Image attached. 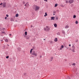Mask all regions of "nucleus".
<instances>
[{"label": "nucleus", "instance_id": "obj_1", "mask_svg": "<svg viewBox=\"0 0 79 79\" xmlns=\"http://www.w3.org/2000/svg\"><path fill=\"white\" fill-rule=\"evenodd\" d=\"M31 55H33V56H37V54L35 53V51H32Z\"/></svg>", "mask_w": 79, "mask_h": 79}, {"label": "nucleus", "instance_id": "obj_2", "mask_svg": "<svg viewBox=\"0 0 79 79\" xmlns=\"http://www.w3.org/2000/svg\"><path fill=\"white\" fill-rule=\"evenodd\" d=\"M74 2V0H70L69 1V3L70 4H71V3H73Z\"/></svg>", "mask_w": 79, "mask_h": 79}, {"label": "nucleus", "instance_id": "obj_3", "mask_svg": "<svg viewBox=\"0 0 79 79\" xmlns=\"http://www.w3.org/2000/svg\"><path fill=\"white\" fill-rule=\"evenodd\" d=\"M3 7L4 8H5L6 6V3L5 2H3Z\"/></svg>", "mask_w": 79, "mask_h": 79}, {"label": "nucleus", "instance_id": "obj_4", "mask_svg": "<svg viewBox=\"0 0 79 79\" xmlns=\"http://www.w3.org/2000/svg\"><path fill=\"white\" fill-rule=\"evenodd\" d=\"M25 35L23 34V36L24 37H26V36L27 35V31H26L24 33Z\"/></svg>", "mask_w": 79, "mask_h": 79}, {"label": "nucleus", "instance_id": "obj_5", "mask_svg": "<svg viewBox=\"0 0 79 79\" xmlns=\"http://www.w3.org/2000/svg\"><path fill=\"white\" fill-rule=\"evenodd\" d=\"M39 7L36 6L35 10V11H37V10H39Z\"/></svg>", "mask_w": 79, "mask_h": 79}, {"label": "nucleus", "instance_id": "obj_6", "mask_svg": "<svg viewBox=\"0 0 79 79\" xmlns=\"http://www.w3.org/2000/svg\"><path fill=\"white\" fill-rule=\"evenodd\" d=\"M55 17H52L51 18V20H55Z\"/></svg>", "mask_w": 79, "mask_h": 79}, {"label": "nucleus", "instance_id": "obj_7", "mask_svg": "<svg viewBox=\"0 0 79 79\" xmlns=\"http://www.w3.org/2000/svg\"><path fill=\"white\" fill-rule=\"evenodd\" d=\"M36 6H37L34 5H33V8L34 9V10L35 9V8H36Z\"/></svg>", "mask_w": 79, "mask_h": 79}, {"label": "nucleus", "instance_id": "obj_8", "mask_svg": "<svg viewBox=\"0 0 79 79\" xmlns=\"http://www.w3.org/2000/svg\"><path fill=\"white\" fill-rule=\"evenodd\" d=\"M17 49L18 51H19V52H21V48H18Z\"/></svg>", "mask_w": 79, "mask_h": 79}, {"label": "nucleus", "instance_id": "obj_9", "mask_svg": "<svg viewBox=\"0 0 79 79\" xmlns=\"http://www.w3.org/2000/svg\"><path fill=\"white\" fill-rule=\"evenodd\" d=\"M62 34H63L64 35V34L65 35L66 34L65 33V32L64 31L62 30Z\"/></svg>", "mask_w": 79, "mask_h": 79}, {"label": "nucleus", "instance_id": "obj_10", "mask_svg": "<svg viewBox=\"0 0 79 79\" xmlns=\"http://www.w3.org/2000/svg\"><path fill=\"white\" fill-rule=\"evenodd\" d=\"M54 41H55V42H57V41H58V38H55Z\"/></svg>", "mask_w": 79, "mask_h": 79}, {"label": "nucleus", "instance_id": "obj_11", "mask_svg": "<svg viewBox=\"0 0 79 79\" xmlns=\"http://www.w3.org/2000/svg\"><path fill=\"white\" fill-rule=\"evenodd\" d=\"M72 49H75V47H74V45H73L72 47Z\"/></svg>", "mask_w": 79, "mask_h": 79}, {"label": "nucleus", "instance_id": "obj_12", "mask_svg": "<svg viewBox=\"0 0 79 79\" xmlns=\"http://www.w3.org/2000/svg\"><path fill=\"white\" fill-rule=\"evenodd\" d=\"M54 26L55 27H57V24H56V23H55L54 24Z\"/></svg>", "mask_w": 79, "mask_h": 79}, {"label": "nucleus", "instance_id": "obj_13", "mask_svg": "<svg viewBox=\"0 0 79 79\" xmlns=\"http://www.w3.org/2000/svg\"><path fill=\"white\" fill-rule=\"evenodd\" d=\"M48 15H47V13L45 12V15H44V17H45L47 16Z\"/></svg>", "mask_w": 79, "mask_h": 79}, {"label": "nucleus", "instance_id": "obj_14", "mask_svg": "<svg viewBox=\"0 0 79 79\" xmlns=\"http://www.w3.org/2000/svg\"><path fill=\"white\" fill-rule=\"evenodd\" d=\"M19 16V14H16L15 15L16 17H18Z\"/></svg>", "mask_w": 79, "mask_h": 79}, {"label": "nucleus", "instance_id": "obj_15", "mask_svg": "<svg viewBox=\"0 0 79 79\" xmlns=\"http://www.w3.org/2000/svg\"><path fill=\"white\" fill-rule=\"evenodd\" d=\"M57 6H58V4L57 3L55 4L54 6L55 7H56Z\"/></svg>", "mask_w": 79, "mask_h": 79}, {"label": "nucleus", "instance_id": "obj_16", "mask_svg": "<svg viewBox=\"0 0 79 79\" xmlns=\"http://www.w3.org/2000/svg\"><path fill=\"white\" fill-rule=\"evenodd\" d=\"M5 41H6V42H8V40L7 39H6L5 40Z\"/></svg>", "mask_w": 79, "mask_h": 79}, {"label": "nucleus", "instance_id": "obj_17", "mask_svg": "<svg viewBox=\"0 0 79 79\" xmlns=\"http://www.w3.org/2000/svg\"><path fill=\"white\" fill-rule=\"evenodd\" d=\"M76 18V15H74L73 16V18L75 19Z\"/></svg>", "mask_w": 79, "mask_h": 79}, {"label": "nucleus", "instance_id": "obj_18", "mask_svg": "<svg viewBox=\"0 0 79 79\" xmlns=\"http://www.w3.org/2000/svg\"><path fill=\"white\" fill-rule=\"evenodd\" d=\"M26 39H29V36H26Z\"/></svg>", "mask_w": 79, "mask_h": 79}, {"label": "nucleus", "instance_id": "obj_19", "mask_svg": "<svg viewBox=\"0 0 79 79\" xmlns=\"http://www.w3.org/2000/svg\"><path fill=\"white\" fill-rule=\"evenodd\" d=\"M60 34H61V33H60V32H58L57 33V35H60Z\"/></svg>", "mask_w": 79, "mask_h": 79}, {"label": "nucleus", "instance_id": "obj_20", "mask_svg": "<svg viewBox=\"0 0 79 79\" xmlns=\"http://www.w3.org/2000/svg\"><path fill=\"white\" fill-rule=\"evenodd\" d=\"M75 24H78V21H76L75 22Z\"/></svg>", "mask_w": 79, "mask_h": 79}, {"label": "nucleus", "instance_id": "obj_21", "mask_svg": "<svg viewBox=\"0 0 79 79\" xmlns=\"http://www.w3.org/2000/svg\"><path fill=\"white\" fill-rule=\"evenodd\" d=\"M50 30V28H48L47 29V31H48Z\"/></svg>", "mask_w": 79, "mask_h": 79}, {"label": "nucleus", "instance_id": "obj_22", "mask_svg": "<svg viewBox=\"0 0 79 79\" xmlns=\"http://www.w3.org/2000/svg\"><path fill=\"white\" fill-rule=\"evenodd\" d=\"M11 21H14V19L12 18L11 19Z\"/></svg>", "mask_w": 79, "mask_h": 79}, {"label": "nucleus", "instance_id": "obj_23", "mask_svg": "<svg viewBox=\"0 0 79 79\" xmlns=\"http://www.w3.org/2000/svg\"><path fill=\"white\" fill-rule=\"evenodd\" d=\"M32 49L33 50H34V49H35V46H34L33 47H32Z\"/></svg>", "mask_w": 79, "mask_h": 79}, {"label": "nucleus", "instance_id": "obj_24", "mask_svg": "<svg viewBox=\"0 0 79 79\" xmlns=\"http://www.w3.org/2000/svg\"><path fill=\"white\" fill-rule=\"evenodd\" d=\"M58 17H56V20H57V21H58Z\"/></svg>", "mask_w": 79, "mask_h": 79}, {"label": "nucleus", "instance_id": "obj_25", "mask_svg": "<svg viewBox=\"0 0 79 79\" xmlns=\"http://www.w3.org/2000/svg\"><path fill=\"white\" fill-rule=\"evenodd\" d=\"M6 58L7 59H8V58H9V56H7L6 57Z\"/></svg>", "mask_w": 79, "mask_h": 79}, {"label": "nucleus", "instance_id": "obj_26", "mask_svg": "<svg viewBox=\"0 0 79 79\" xmlns=\"http://www.w3.org/2000/svg\"><path fill=\"white\" fill-rule=\"evenodd\" d=\"M61 48H64V46L63 45H62L61 46Z\"/></svg>", "mask_w": 79, "mask_h": 79}, {"label": "nucleus", "instance_id": "obj_27", "mask_svg": "<svg viewBox=\"0 0 79 79\" xmlns=\"http://www.w3.org/2000/svg\"><path fill=\"white\" fill-rule=\"evenodd\" d=\"M72 51L73 52H75V49H72Z\"/></svg>", "mask_w": 79, "mask_h": 79}, {"label": "nucleus", "instance_id": "obj_28", "mask_svg": "<svg viewBox=\"0 0 79 79\" xmlns=\"http://www.w3.org/2000/svg\"><path fill=\"white\" fill-rule=\"evenodd\" d=\"M75 64H75V63H73L72 64V66H74V65H75Z\"/></svg>", "mask_w": 79, "mask_h": 79}, {"label": "nucleus", "instance_id": "obj_29", "mask_svg": "<svg viewBox=\"0 0 79 79\" xmlns=\"http://www.w3.org/2000/svg\"><path fill=\"white\" fill-rule=\"evenodd\" d=\"M1 34H5V32L2 31Z\"/></svg>", "mask_w": 79, "mask_h": 79}, {"label": "nucleus", "instance_id": "obj_30", "mask_svg": "<svg viewBox=\"0 0 79 79\" xmlns=\"http://www.w3.org/2000/svg\"><path fill=\"white\" fill-rule=\"evenodd\" d=\"M27 3H28V2H27L26 3V4H25V6H27Z\"/></svg>", "mask_w": 79, "mask_h": 79}, {"label": "nucleus", "instance_id": "obj_31", "mask_svg": "<svg viewBox=\"0 0 79 79\" xmlns=\"http://www.w3.org/2000/svg\"><path fill=\"white\" fill-rule=\"evenodd\" d=\"M5 30V28H2V30H3V31H4V30Z\"/></svg>", "mask_w": 79, "mask_h": 79}, {"label": "nucleus", "instance_id": "obj_32", "mask_svg": "<svg viewBox=\"0 0 79 79\" xmlns=\"http://www.w3.org/2000/svg\"><path fill=\"white\" fill-rule=\"evenodd\" d=\"M78 42V40H77H77L76 41V42Z\"/></svg>", "mask_w": 79, "mask_h": 79}, {"label": "nucleus", "instance_id": "obj_33", "mask_svg": "<svg viewBox=\"0 0 79 79\" xmlns=\"http://www.w3.org/2000/svg\"><path fill=\"white\" fill-rule=\"evenodd\" d=\"M5 48V45H4V47L2 48L3 49H4Z\"/></svg>", "mask_w": 79, "mask_h": 79}, {"label": "nucleus", "instance_id": "obj_34", "mask_svg": "<svg viewBox=\"0 0 79 79\" xmlns=\"http://www.w3.org/2000/svg\"><path fill=\"white\" fill-rule=\"evenodd\" d=\"M32 51H30V54H31L32 53Z\"/></svg>", "mask_w": 79, "mask_h": 79}, {"label": "nucleus", "instance_id": "obj_35", "mask_svg": "<svg viewBox=\"0 0 79 79\" xmlns=\"http://www.w3.org/2000/svg\"><path fill=\"white\" fill-rule=\"evenodd\" d=\"M44 31H46V30H47V29H46V28H44Z\"/></svg>", "mask_w": 79, "mask_h": 79}, {"label": "nucleus", "instance_id": "obj_36", "mask_svg": "<svg viewBox=\"0 0 79 79\" xmlns=\"http://www.w3.org/2000/svg\"><path fill=\"white\" fill-rule=\"evenodd\" d=\"M46 28L47 29H48V28H48V26H46Z\"/></svg>", "mask_w": 79, "mask_h": 79}, {"label": "nucleus", "instance_id": "obj_37", "mask_svg": "<svg viewBox=\"0 0 79 79\" xmlns=\"http://www.w3.org/2000/svg\"><path fill=\"white\" fill-rule=\"evenodd\" d=\"M77 71V68H76V69H75V72H76V71Z\"/></svg>", "mask_w": 79, "mask_h": 79}, {"label": "nucleus", "instance_id": "obj_38", "mask_svg": "<svg viewBox=\"0 0 79 79\" xmlns=\"http://www.w3.org/2000/svg\"><path fill=\"white\" fill-rule=\"evenodd\" d=\"M5 19H7V17H5Z\"/></svg>", "mask_w": 79, "mask_h": 79}, {"label": "nucleus", "instance_id": "obj_39", "mask_svg": "<svg viewBox=\"0 0 79 79\" xmlns=\"http://www.w3.org/2000/svg\"><path fill=\"white\" fill-rule=\"evenodd\" d=\"M25 3H25V2L24 1H23V4H25Z\"/></svg>", "mask_w": 79, "mask_h": 79}, {"label": "nucleus", "instance_id": "obj_40", "mask_svg": "<svg viewBox=\"0 0 79 79\" xmlns=\"http://www.w3.org/2000/svg\"><path fill=\"white\" fill-rule=\"evenodd\" d=\"M53 57H51V60H53Z\"/></svg>", "mask_w": 79, "mask_h": 79}, {"label": "nucleus", "instance_id": "obj_41", "mask_svg": "<svg viewBox=\"0 0 79 79\" xmlns=\"http://www.w3.org/2000/svg\"><path fill=\"white\" fill-rule=\"evenodd\" d=\"M65 28L66 29V28L67 29V28H68V27H67V26H66L65 27Z\"/></svg>", "mask_w": 79, "mask_h": 79}, {"label": "nucleus", "instance_id": "obj_42", "mask_svg": "<svg viewBox=\"0 0 79 79\" xmlns=\"http://www.w3.org/2000/svg\"><path fill=\"white\" fill-rule=\"evenodd\" d=\"M3 5V3L2 2L1 4H0V5Z\"/></svg>", "mask_w": 79, "mask_h": 79}, {"label": "nucleus", "instance_id": "obj_43", "mask_svg": "<svg viewBox=\"0 0 79 79\" xmlns=\"http://www.w3.org/2000/svg\"><path fill=\"white\" fill-rule=\"evenodd\" d=\"M66 26H67V28H69V26H68V25H67Z\"/></svg>", "mask_w": 79, "mask_h": 79}, {"label": "nucleus", "instance_id": "obj_44", "mask_svg": "<svg viewBox=\"0 0 79 79\" xmlns=\"http://www.w3.org/2000/svg\"><path fill=\"white\" fill-rule=\"evenodd\" d=\"M6 17H8L9 16V15H6Z\"/></svg>", "mask_w": 79, "mask_h": 79}, {"label": "nucleus", "instance_id": "obj_45", "mask_svg": "<svg viewBox=\"0 0 79 79\" xmlns=\"http://www.w3.org/2000/svg\"><path fill=\"white\" fill-rule=\"evenodd\" d=\"M66 3H68V1H66Z\"/></svg>", "mask_w": 79, "mask_h": 79}, {"label": "nucleus", "instance_id": "obj_46", "mask_svg": "<svg viewBox=\"0 0 79 79\" xmlns=\"http://www.w3.org/2000/svg\"><path fill=\"white\" fill-rule=\"evenodd\" d=\"M24 76H26V73H24Z\"/></svg>", "mask_w": 79, "mask_h": 79}, {"label": "nucleus", "instance_id": "obj_47", "mask_svg": "<svg viewBox=\"0 0 79 79\" xmlns=\"http://www.w3.org/2000/svg\"><path fill=\"white\" fill-rule=\"evenodd\" d=\"M44 1H45V2H47V1H48V0H44Z\"/></svg>", "mask_w": 79, "mask_h": 79}, {"label": "nucleus", "instance_id": "obj_48", "mask_svg": "<svg viewBox=\"0 0 79 79\" xmlns=\"http://www.w3.org/2000/svg\"><path fill=\"white\" fill-rule=\"evenodd\" d=\"M68 79H70V78L69 77H68Z\"/></svg>", "mask_w": 79, "mask_h": 79}, {"label": "nucleus", "instance_id": "obj_49", "mask_svg": "<svg viewBox=\"0 0 79 79\" xmlns=\"http://www.w3.org/2000/svg\"><path fill=\"white\" fill-rule=\"evenodd\" d=\"M33 50V49H31L30 50H31V51H32Z\"/></svg>", "mask_w": 79, "mask_h": 79}, {"label": "nucleus", "instance_id": "obj_50", "mask_svg": "<svg viewBox=\"0 0 79 79\" xmlns=\"http://www.w3.org/2000/svg\"><path fill=\"white\" fill-rule=\"evenodd\" d=\"M69 50H72V49L71 48H70L69 49Z\"/></svg>", "mask_w": 79, "mask_h": 79}, {"label": "nucleus", "instance_id": "obj_51", "mask_svg": "<svg viewBox=\"0 0 79 79\" xmlns=\"http://www.w3.org/2000/svg\"><path fill=\"white\" fill-rule=\"evenodd\" d=\"M53 13H56V12H55V11H54V12H53Z\"/></svg>", "mask_w": 79, "mask_h": 79}, {"label": "nucleus", "instance_id": "obj_52", "mask_svg": "<svg viewBox=\"0 0 79 79\" xmlns=\"http://www.w3.org/2000/svg\"><path fill=\"white\" fill-rule=\"evenodd\" d=\"M28 5H29V4H28V3L27 4V6H28Z\"/></svg>", "mask_w": 79, "mask_h": 79}, {"label": "nucleus", "instance_id": "obj_53", "mask_svg": "<svg viewBox=\"0 0 79 79\" xmlns=\"http://www.w3.org/2000/svg\"><path fill=\"white\" fill-rule=\"evenodd\" d=\"M64 60L65 61H67V60L66 59H64Z\"/></svg>", "mask_w": 79, "mask_h": 79}, {"label": "nucleus", "instance_id": "obj_54", "mask_svg": "<svg viewBox=\"0 0 79 79\" xmlns=\"http://www.w3.org/2000/svg\"><path fill=\"white\" fill-rule=\"evenodd\" d=\"M71 44H69V47H71Z\"/></svg>", "mask_w": 79, "mask_h": 79}, {"label": "nucleus", "instance_id": "obj_55", "mask_svg": "<svg viewBox=\"0 0 79 79\" xmlns=\"http://www.w3.org/2000/svg\"><path fill=\"white\" fill-rule=\"evenodd\" d=\"M52 59H51L50 60L51 61H52Z\"/></svg>", "mask_w": 79, "mask_h": 79}, {"label": "nucleus", "instance_id": "obj_56", "mask_svg": "<svg viewBox=\"0 0 79 79\" xmlns=\"http://www.w3.org/2000/svg\"><path fill=\"white\" fill-rule=\"evenodd\" d=\"M52 59H51L50 60L51 61H52Z\"/></svg>", "mask_w": 79, "mask_h": 79}, {"label": "nucleus", "instance_id": "obj_57", "mask_svg": "<svg viewBox=\"0 0 79 79\" xmlns=\"http://www.w3.org/2000/svg\"><path fill=\"white\" fill-rule=\"evenodd\" d=\"M60 50H62V48H60Z\"/></svg>", "mask_w": 79, "mask_h": 79}, {"label": "nucleus", "instance_id": "obj_58", "mask_svg": "<svg viewBox=\"0 0 79 79\" xmlns=\"http://www.w3.org/2000/svg\"><path fill=\"white\" fill-rule=\"evenodd\" d=\"M40 58H42V56H40Z\"/></svg>", "mask_w": 79, "mask_h": 79}, {"label": "nucleus", "instance_id": "obj_59", "mask_svg": "<svg viewBox=\"0 0 79 79\" xmlns=\"http://www.w3.org/2000/svg\"><path fill=\"white\" fill-rule=\"evenodd\" d=\"M33 27L32 25H31V27Z\"/></svg>", "mask_w": 79, "mask_h": 79}, {"label": "nucleus", "instance_id": "obj_60", "mask_svg": "<svg viewBox=\"0 0 79 79\" xmlns=\"http://www.w3.org/2000/svg\"><path fill=\"white\" fill-rule=\"evenodd\" d=\"M66 48L67 49H68V47H67Z\"/></svg>", "mask_w": 79, "mask_h": 79}, {"label": "nucleus", "instance_id": "obj_61", "mask_svg": "<svg viewBox=\"0 0 79 79\" xmlns=\"http://www.w3.org/2000/svg\"><path fill=\"white\" fill-rule=\"evenodd\" d=\"M2 41H3V40H1V42H2Z\"/></svg>", "mask_w": 79, "mask_h": 79}, {"label": "nucleus", "instance_id": "obj_62", "mask_svg": "<svg viewBox=\"0 0 79 79\" xmlns=\"http://www.w3.org/2000/svg\"><path fill=\"white\" fill-rule=\"evenodd\" d=\"M9 35H10V36L11 35V34H10Z\"/></svg>", "mask_w": 79, "mask_h": 79}, {"label": "nucleus", "instance_id": "obj_63", "mask_svg": "<svg viewBox=\"0 0 79 79\" xmlns=\"http://www.w3.org/2000/svg\"><path fill=\"white\" fill-rule=\"evenodd\" d=\"M65 48H67V47L66 46H65Z\"/></svg>", "mask_w": 79, "mask_h": 79}, {"label": "nucleus", "instance_id": "obj_64", "mask_svg": "<svg viewBox=\"0 0 79 79\" xmlns=\"http://www.w3.org/2000/svg\"><path fill=\"white\" fill-rule=\"evenodd\" d=\"M7 45H8V47H9V45L7 44Z\"/></svg>", "mask_w": 79, "mask_h": 79}]
</instances>
